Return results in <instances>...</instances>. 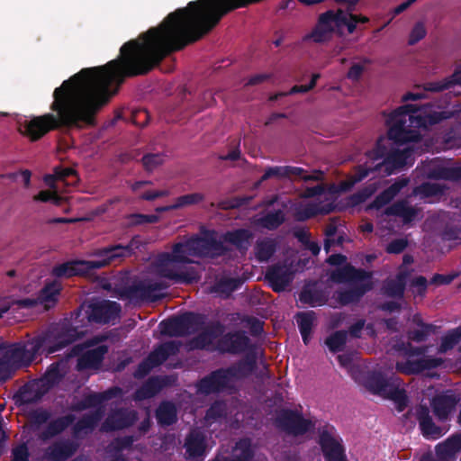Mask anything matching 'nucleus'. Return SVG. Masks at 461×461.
<instances>
[{
  "instance_id": "49",
  "label": "nucleus",
  "mask_w": 461,
  "mask_h": 461,
  "mask_svg": "<svg viewBox=\"0 0 461 461\" xmlns=\"http://www.w3.org/2000/svg\"><path fill=\"white\" fill-rule=\"evenodd\" d=\"M58 372H59L58 366H51V368H50V370L47 372V374L44 377V380L46 381V383L47 384H54L57 379Z\"/></svg>"
},
{
  "instance_id": "9",
  "label": "nucleus",
  "mask_w": 461,
  "mask_h": 461,
  "mask_svg": "<svg viewBox=\"0 0 461 461\" xmlns=\"http://www.w3.org/2000/svg\"><path fill=\"white\" fill-rule=\"evenodd\" d=\"M106 351L107 348L104 345L100 344L97 340H91L84 345H77L74 354L80 356L79 368H92L100 364Z\"/></svg>"
},
{
  "instance_id": "52",
  "label": "nucleus",
  "mask_w": 461,
  "mask_h": 461,
  "mask_svg": "<svg viewBox=\"0 0 461 461\" xmlns=\"http://www.w3.org/2000/svg\"><path fill=\"white\" fill-rule=\"evenodd\" d=\"M417 0H407L406 2H404V3L401 4L400 5H398L397 7H395L393 11V14L394 15L400 14L401 13L405 11L411 5H412Z\"/></svg>"
},
{
  "instance_id": "30",
  "label": "nucleus",
  "mask_w": 461,
  "mask_h": 461,
  "mask_svg": "<svg viewBox=\"0 0 461 461\" xmlns=\"http://www.w3.org/2000/svg\"><path fill=\"white\" fill-rule=\"evenodd\" d=\"M122 416H123L122 412L116 413L113 417H112L111 419H109L106 421V423L104 425V429H122L123 427L129 426L130 424L132 423V421L134 420V415H131L130 420H124V419H122Z\"/></svg>"
},
{
  "instance_id": "12",
  "label": "nucleus",
  "mask_w": 461,
  "mask_h": 461,
  "mask_svg": "<svg viewBox=\"0 0 461 461\" xmlns=\"http://www.w3.org/2000/svg\"><path fill=\"white\" fill-rule=\"evenodd\" d=\"M439 364L438 360L428 358L424 354L413 353L411 354L405 363L397 362L396 368L398 371L404 374H416L425 369L437 366Z\"/></svg>"
},
{
  "instance_id": "23",
  "label": "nucleus",
  "mask_w": 461,
  "mask_h": 461,
  "mask_svg": "<svg viewBox=\"0 0 461 461\" xmlns=\"http://www.w3.org/2000/svg\"><path fill=\"white\" fill-rule=\"evenodd\" d=\"M407 179H401L395 182L376 198L372 206L375 208L382 207L389 201H391L399 193V191L407 185Z\"/></svg>"
},
{
  "instance_id": "55",
  "label": "nucleus",
  "mask_w": 461,
  "mask_h": 461,
  "mask_svg": "<svg viewBox=\"0 0 461 461\" xmlns=\"http://www.w3.org/2000/svg\"><path fill=\"white\" fill-rule=\"evenodd\" d=\"M310 90H311V86H308V85H306V86H294V87L291 88L289 94L293 95V94H296V93H306V92H308Z\"/></svg>"
},
{
  "instance_id": "13",
  "label": "nucleus",
  "mask_w": 461,
  "mask_h": 461,
  "mask_svg": "<svg viewBox=\"0 0 461 461\" xmlns=\"http://www.w3.org/2000/svg\"><path fill=\"white\" fill-rule=\"evenodd\" d=\"M60 291V285L57 282L47 285L41 291L37 300H23L19 302L22 307L41 306L43 310L51 308L58 301Z\"/></svg>"
},
{
  "instance_id": "14",
  "label": "nucleus",
  "mask_w": 461,
  "mask_h": 461,
  "mask_svg": "<svg viewBox=\"0 0 461 461\" xmlns=\"http://www.w3.org/2000/svg\"><path fill=\"white\" fill-rule=\"evenodd\" d=\"M175 346L173 343H165L158 347L153 353L149 355L148 359L143 362L136 372L137 376H143L152 367L159 365L167 359V357L173 353Z\"/></svg>"
},
{
  "instance_id": "37",
  "label": "nucleus",
  "mask_w": 461,
  "mask_h": 461,
  "mask_svg": "<svg viewBox=\"0 0 461 461\" xmlns=\"http://www.w3.org/2000/svg\"><path fill=\"white\" fill-rule=\"evenodd\" d=\"M284 221V215L281 212L269 213L261 219V225L267 229H274L280 225Z\"/></svg>"
},
{
  "instance_id": "11",
  "label": "nucleus",
  "mask_w": 461,
  "mask_h": 461,
  "mask_svg": "<svg viewBox=\"0 0 461 461\" xmlns=\"http://www.w3.org/2000/svg\"><path fill=\"white\" fill-rule=\"evenodd\" d=\"M320 444L327 461H346L339 436L333 428L321 432Z\"/></svg>"
},
{
  "instance_id": "36",
  "label": "nucleus",
  "mask_w": 461,
  "mask_h": 461,
  "mask_svg": "<svg viewBox=\"0 0 461 461\" xmlns=\"http://www.w3.org/2000/svg\"><path fill=\"white\" fill-rule=\"evenodd\" d=\"M230 345L222 348L224 350L240 351L242 350L248 344V339L242 334H234L230 338Z\"/></svg>"
},
{
  "instance_id": "57",
  "label": "nucleus",
  "mask_w": 461,
  "mask_h": 461,
  "mask_svg": "<svg viewBox=\"0 0 461 461\" xmlns=\"http://www.w3.org/2000/svg\"><path fill=\"white\" fill-rule=\"evenodd\" d=\"M433 281L438 284H447L451 281V277L444 276H436L433 278Z\"/></svg>"
},
{
  "instance_id": "27",
  "label": "nucleus",
  "mask_w": 461,
  "mask_h": 461,
  "mask_svg": "<svg viewBox=\"0 0 461 461\" xmlns=\"http://www.w3.org/2000/svg\"><path fill=\"white\" fill-rule=\"evenodd\" d=\"M420 426L424 436L428 438H437L443 434L442 429L436 427L427 415L420 418Z\"/></svg>"
},
{
  "instance_id": "33",
  "label": "nucleus",
  "mask_w": 461,
  "mask_h": 461,
  "mask_svg": "<svg viewBox=\"0 0 461 461\" xmlns=\"http://www.w3.org/2000/svg\"><path fill=\"white\" fill-rule=\"evenodd\" d=\"M346 342V334L344 332H336L330 335L326 339V345L330 348V350L335 352L339 351L342 348Z\"/></svg>"
},
{
  "instance_id": "51",
  "label": "nucleus",
  "mask_w": 461,
  "mask_h": 461,
  "mask_svg": "<svg viewBox=\"0 0 461 461\" xmlns=\"http://www.w3.org/2000/svg\"><path fill=\"white\" fill-rule=\"evenodd\" d=\"M68 424V420L65 419H61L57 420L54 424L51 425V434L57 433L62 430Z\"/></svg>"
},
{
  "instance_id": "46",
  "label": "nucleus",
  "mask_w": 461,
  "mask_h": 461,
  "mask_svg": "<svg viewBox=\"0 0 461 461\" xmlns=\"http://www.w3.org/2000/svg\"><path fill=\"white\" fill-rule=\"evenodd\" d=\"M363 70H364L363 65H361L359 63L353 64L348 72V77L350 79L356 80L361 76V74L363 73Z\"/></svg>"
},
{
  "instance_id": "64",
  "label": "nucleus",
  "mask_w": 461,
  "mask_h": 461,
  "mask_svg": "<svg viewBox=\"0 0 461 461\" xmlns=\"http://www.w3.org/2000/svg\"><path fill=\"white\" fill-rule=\"evenodd\" d=\"M361 229L365 232H371L373 230V225L371 223H365L361 226Z\"/></svg>"
},
{
  "instance_id": "53",
  "label": "nucleus",
  "mask_w": 461,
  "mask_h": 461,
  "mask_svg": "<svg viewBox=\"0 0 461 461\" xmlns=\"http://www.w3.org/2000/svg\"><path fill=\"white\" fill-rule=\"evenodd\" d=\"M346 261V258L342 255H332L329 258V263L331 265H342Z\"/></svg>"
},
{
  "instance_id": "8",
  "label": "nucleus",
  "mask_w": 461,
  "mask_h": 461,
  "mask_svg": "<svg viewBox=\"0 0 461 461\" xmlns=\"http://www.w3.org/2000/svg\"><path fill=\"white\" fill-rule=\"evenodd\" d=\"M365 386L375 394L384 398L401 402L403 399V390L401 382L397 378L384 381L380 375H369L365 381Z\"/></svg>"
},
{
  "instance_id": "61",
  "label": "nucleus",
  "mask_w": 461,
  "mask_h": 461,
  "mask_svg": "<svg viewBox=\"0 0 461 461\" xmlns=\"http://www.w3.org/2000/svg\"><path fill=\"white\" fill-rule=\"evenodd\" d=\"M320 78V74H313L310 84L308 86H311V90L315 86L317 80Z\"/></svg>"
},
{
  "instance_id": "20",
  "label": "nucleus",
  "mask_w": 461,
  "mask_h": 461,
  "mask_svg": "<svg viewBox=\"0 0 461 461\" xmlns=\"http://www.w3.org/2000/svg\"><path fill=\"white\" fill-rule=\"evenodd\" d=\"M458 399L450 393L438 395L433 400L435 414L440 419H446L448 413L454 409Z\"/></svg>"
},
{
  "instance_id": "35",
  "label": "nucleus",
  "mask_w": 461,
  "mask_h": 461,
  "mask_svg": "<svg viewBox=\"0 0 461 461\" xmlns=\"http://www.w3.org/2000/svg\"><path fill=\"white\" fill-rule=\"evenodd\" d=\"M73 449L71 446L66 444H59L49 453V457L53 460H61L68 456L72 453Z\"/></svg>"
},
{
  "instance_id": "56",
  "label": "nucleus",
  "mask_w": 461,
  "mask_h": 461,
  "mask_svg": "<svg viewBox=\"0 0 461 461\" xmlns=\"http://www.w3.org/2000/svg\"><path fill=\"white\" fill-rule=\"evenodd\" d=\"M221 411H222V404L216 403L209 410V412L207 414V419L213 418L216 415V413H218Z\"/></svg>"
},
{
  "instance_id": "19",
  "label": "nucleus",
  "mask_w": 461,
  "mask_h": 461,
  "mask_svg": "<svg viewBox=\"0 0 461 461\" xmlns=\"http://www.w3.org/2000/svg\"><path fill=\"white\" fill-rule=\"evenodd\" d=\"M267 278L274 290L282 291L292 281L293 272L287 267H276L268 271Z\"/></svg>"
},
{
  "instance_id": "54",
  "label": "nucleus",
  "mask_w": 461,
  "mask_h": 461,
  "mask_svg": "<svg viewBox=\"0 0 461 461\" xmlns=\"http://www.w3.org/2000/svg\"><path fill=\"white\" fill-rule=\"evenodd\" d=\"M20 176L24 186L28 187L31 183V172L29 170H23L20 172Z\"/></svg>"
},
{
  "instance_id": "7",
  "label": "nucleus",
  "mask_w": 461,
  "mask_h": 461,
  "mask_svg": "<svg viewBox=\"0 0 461 461\" xmlns=\"http://www.w3.org/2000/svg\"><path fill=\"white\" fill-rule=\"evenodd\" d=\"M77 177L74 170L65 168L56 170L54 175L46 176L44 182L48 189L41 190L33 196L36 202H50L53 204H59L65 197L63 196L65 186L76 184Z\"/></svg>"
},
{
  "instance_id": "32",
  "label": "nucleus",
  "mask_w": 461,
  "mask_h": 461,
  "mask_svg": "<svg viewBox=\"0 0 461 461\" xmlns=\"http://www.w3.org/2000/svg\"><path fill=\"white\" fill-rule=\"evenodd\" d=\"M426 33L427 30L425 24L420 22L416 23L410 32L408 43L410 45L416 44L426 36Z\"/></svg>"
},
{
  "instance_id": "29",
  "label": "nucleus",
  "mask_w": 461,
  "mask_h": 461,
  "mask_svg": "<svg viewBox=\"0 0 461 461\" xmlns=\"http://www.w3.org/2000/svg\"><path fill=\"white\" fill-rule=\"evenodd\" d=\"M251 445L248 439L240 441L233 449V457L236 461H246L251 456Z\"/></svg>"
},
{
  "instance_id": "22",
  "label": "nucleus",
  "mask_w": 461,
  "mask_h": 461,
  "mask_svg": "<svg viewBox=\"0 0 461 461\" xmlns=\"http://www.w3.org/2000/svg\"><path fill=\"white\" fill-rule=\"evenodd\" d=\"M369 162H366L365 166H359L354 174L349 176L347 180L343 181L339 187H333L334 192L338 191H347L351 188L355 184L360 182L365 177H366L369 172L372 170V167L367 165Z\"/></svg>"
},
{
  "instance_id": "10",
  "label": "nucleus",
  "mask_w": 461,
  "mask_h": 461,
  "mask_svg": "<svg viewBox=\"0 0 461 461\" xmlns=\"http://www.w3.org/2000/svg\"><path fill=\"white\" fill-rule=\"evenodd\" d=\"M329 193L322 192L318 186L314 189L307 191V196L314 197V200L305 203V210L303 212L299 211L297 212V218L299 220H304L310 218L317 213H327L333 209V203L328 201Z\"/></svg>"
},
{
  "instance_id": "28",
  "label": "nucleus",
  "mask_w": 461,
  "mask_h": 461,
  "mask_svg": "<svg viewBox=\"0 0 461 461\" xmlns=\"http://www.w3.org/2000/svg\"><path fill=\"white\" fill-rule=\"evenodd\" d=\"M203 195L200 193L185 194V195L178 197L176 203L170 207H167V209H176V208H181V207H185V206H188V205H192V204H196V203H200L201 201H203ZM160 210L164 211V210H167V208H161Z\"/></svg>"
},
{
  "instance_id": "39",
  "label": "nucleus",
  "mask_w": 461,
  "mask_h": 461,
  "mask_svg": "<svg viewBox=\"0 0 461 461\" xmlns=\"http://www.w3.org/2000/svg\"><path fill=\"white\" fill-rule=\"evenodd\" d=\"M376 190V182L371 183L362 193L357 194L350 198V205H357L364 202Z\"/></svg>"
},
{
  "instance_id": "6",
  "label": "nucleus",
  "mask_w": 461,
  "mask_h": 461,
  "mask_svg": "<svg viewBox=\"0 0 461 461\" xmlns=\"http://www.w3.org/2000/svg\"><path fill=\"white\" fill-rule=\"evenodd\" d=\"M131 252V249L129 247L114 246L99 251L95 258L62 264L54 269V274L59 277H71L77 275H86L92 269L115 263L122 258L129 256Z\"/></svg>"
},
{
  "instance_id": "58",
  "label": "nucleus",
  "mask_w": 461,
  "mask_h": 461,
  "mask_svg": "<svg viewBox=\"0 0 461 461\" xmlns=\"http://www.w3.org/2000/svg\"><path fill=\"white\" fill-rule=\"evenodd\" d=\"M338 359H339L340 365L345 367L348 366V365L350 363V358L345 355H339L338 357Z\"/></svg>"
},
{
  "instance_id": "38",
  "label": "nucleus",
  "mask_w": 461,
  "mask_h": 461,
  "mask_svg": "<svg viewBox=\"0 0 461 461\" xmlns=\"http://www.w3.org/2000/svg\"><path fill=\"white\" fill-rule=\"evenodd\" d=\"M461 86V69L456 71L451 77L447 78L440 82L438 86L435 88L437 90L454 88L455 86Z\"/></svg>"
},
{
  "instance_id": "41",
  "label": "nucleus",
  "mask_w": 461,
  "mask_h": 461,
  "mask_svg": "<svg viewBox=\"0 0 461 461\" xmlns=\"http://www.w3.org/2000/svg\"><path fill=\"white\" fill-rule=\"evenodd\" d=\"M250 234L248 230H240L230 234V240L240 248H245V242L249 240Z\"/></svg>"
},
{
  "instance_id": "17",
  "label": "nucleus",
  "mask_w": 461,
  "mask_h": 461,
  "mask_svg": "<svg viewBox=\"0 0 461 461\" xmlns=\"http://www.w3.org/2000/svg\"><path fill=\"white\" fill-rule=\"evenodd\" d=\"M272 176H294L304 180H319L321 173L315 171L309 174L303 168L296 167H275L268 169L262 178L267 179Z\"/></svg>"
},
{
  "instance_id": "21",
  "label": "nucleus",
  "mask_w": 461,
  "mask_h": 461,
  "mask_svg": "<svg viewBox=\"0 0 461 461\" xmlns=\"http://www.w3.org/2000/svg\"><path fill=\"white\" fill-rule=\"evenodd\" d=\"M186 451L192 457H196L204 452L207 445L204 437L197 431L192 432L185 442Z\"/></svg>"
},
{
  "instance_id": "16",
  "label": "nucleus",
  "mask_w": 461,
  "mask_h": 461,
  "mask_svg": "<svg viewBox=\"0 0 461 461\" xmlns=\"http://www.w3.org/2000/svg\"><path fill=\"white\" fill-rule=\"evenodd\" d=\"M279 422L283 429L294 436L304 433L311 426L309 421L294 412H285Z\"/></svg>"
},
{
  "instance_id": "2",
  "label": "nucleus",
  "mask_w": 461,
  "mask_h": 461,
  "mask_svg": "<svg viewBox=\"0 0 461 461\" xmlns=\"http://www.w3.org/2000/svg\"><path fill=\"white\" fill-rule=\"evenodd\" d=\"M384 115L387 135L377 140L375 149L367 156L373 162L385 157L375 167L384 168L388 175L412 164V147L407 142L418 139L416 128L427 127L446 117L442 113L433 111L431 106L416 108L411 104L402 105Z\"/></svg>"
},
{
  "instance_id": "31",
  "label": "nucleus",
  "mask_w": 461,
  "mask_h": 461,
  "mask_svg": "<svg viewBox=\"0 0 461 461\" xmlns=\"http://www.w3.org/2000/svg\"><path fill=\"white\" fill-rule=\"evenodd\" d=\"M461 340V327L447 334L441 341L440 351L445 352Z\"/></svg>"
},
{
  "instance_id": "24",
  "label": "nucleus",
  "mask_w": 461,
  "mask_h": 461,
  "mask_svg": "<svg viewBox=\"0 0 461 461\" xmlns=\"http://www.w3.org/2000/svg\"><path fill=\"white\" fill-rule=\"evenodd\" d=\"M315 317L313 312H301L296 315V321L300 327V331L305 344L310 339V333L313 325Z\"/></svg>"
},
{
  "instance_id": "42",
  "label": "nucleus",
  "mask_w": 461,
  "mask_h": 461,
  "mask_svg": "<svg viewBox=\"0 0 461 461\" xmlns=\"http://www.w3.org/2000/svg\"><path fill=\"white\" fill-rule=\"evenodd\" d=\"M163 285L162 284H156L155 287H151V285L143 286L141 288H137L134 291L131 293V294H127V297H140V298H149L150 297V292L151 290H156L158 288H160Z\"/></svg>"
},
{
  "instance_id": "34",
  "label": "nucleus",
  "mask_w": 461,
  "mask_h": 461,
  "mask_svg": "<svg viewBox=\"0 0 461 461\" xmlns=\"http://www.w3.org/2000/svg\"><path fill=\"white\" fill-rule=\"evenodd\" d=\"M275 250V245L272 240H264L259 242L257 247V257L259 260H267Z\"/></svg>"
},
{
  "instance_id": "3",
  "label": "nucleus",
  "mask_w": 461,
  "mask_h": 461,
  "mask_svg": "<svg viewBox=\"0 0 461 461\" xmlns=\"http://www.w3.org/2000/svg\"><path fill=\"white\" fill-rule=\"evenodd\" d=\"M221 254V248L208 239H193L175 245L171 253L158 258L155 270L161 276L176 282L191 283L197 279L198 272L190 263L203 256L215 257Z\"/></svg>"
},
{
  "instance_id": "62",
  "label": "nucleus",
  "mask_w": 461,
  "mask_h": 461,
  "mask_svg": "<svg viewBox=\"0 0 461 461\" xmlns=\"http://www.w3.org/2000/svg\"><path fill=\"white\" fill-rule=\"evenodd\" d=\"M415 283L418 286L423 289L426 285V279L424 277H418L416 278Z\"/></svg>"
},
{
  "instance_id": "59",
  "label": "nucleus",
  "mask_w": 461,
  "mask_h": 461,
  "mask_svg": "<svg viewBox=\"0 0 461 461\" xmlns=\"http://www.w3.org/2000/svg\"><path fill=\"white\" fill-rule=\"evenodd\" d=\"M162 194H163V193H159V192H150V193L145 194L142 197L147 200H151V199H155Z\"/></svg>"
},
{
  "instance_id": "60",
  "label": "nucleus",
  "mask_w": 461,
  "mask_h": 461,
  "mask_svg": "<svg viewBox=\"0 0 461 461\" xmlns=\"http://www.w3.org/2000/svg\"><path fill=\"white\" fill-rule=\"evenodd\" d=\"M239 151H232L231 153L228 154L227 156L225 157H222L223 159H230V160H235L238 158L239 157Z\"/></svg>"
},
{
  "instance_id": "47",
  "label": "nucleus",
  "mask_w": 461,
  "mask_h": 461,
  "mask_svg": "<svg viewBox=\"0 0 461 461\" xmlns=\"http://www.w3.org/2000/svg\"><path fill=\"white\" fill-rule=\"evenodd\" d=\"M348 270L350 271L354 277L356 276L357 278L362 279L363 285L366 286V288L363 291H361L360 294H362L366 289H369L371 283L368 276H366L364 273L358 272L353 268H349Z\"/></svg>"
},
{
  "instance_id": "63",
  "label": "nucleus",
  "mask_w": 461,
  "mask_h": 461,
  "mask_svg": "<svg viewBox=\"0 0 461 461\" xmlns=\"http://www.w3.org/2000/svg\"><path fill=\"white\" fill-rule=\"evenodd\" d=\"M420 98V95H417V94H407L404 95L403 97V100L404 101H407V100H416V99H419Z\"/></svg>"
},
{
  "instance_id": "5",
  "label": "nucleus",
  "mask_w": 461,
  "mask_h": 461,
  "mask_svg": "<svg viewBox=\"0 0 461 461\" xmlns=\"http://www.w3.org/2000/svg\"><path fill=\"white\" fill-rule=\"evenodd\" d=\"M368 18L357 16L341 9L323 14L314 30L307 36L314 42H324L334 34L352 33L357 23H366Z\"/></svg>"
},
{
  "instance_id": "18",
  "label": "nucleus",
  "mask_w": 461,
  "mask_h": 461,
  "mask_svg": "<svg viewBox=\"0 0 461 461\" xmlns=\"http://www.w3.org/2000/svg\"><path fill=\"white\" fill-rule=\"evenodd\" d=\"M120 312V306L114 302H103L94 309L90 319L99 322H109Z\"/></svg>"
},
{
  "instance_id": "15",
  "label": "nucleus",
  "mask_w": 461,
  "mask_h": 461,
  "mask_svg": "<svg viewBox=\"0 0 461 461\" xmlns=\"http://www.w3.org/2000/svg\"><path fill=\"white\" fill-rule=\"evenodd\" d=\"M233 374L230 370L219 371L212 375L210 377L203 379L200 383V391L203 393H211L220 391L228 387L232 381Z\"/></svg>"
},
{
  "instance_id": "40",
  "label": "nucleus",
  "mask_w": 461,
  "mask_h": 461,
  "mask_svg": "<svg viewBox=\"0 0 461 461\" xmlns=\"http://www.w3.org/2000/svg\"><path fill=\"white\" fill-rule=\"evenodd\" d=\"M142 160L148 170H153L164 162V157L160 154H149Z\"/></svg>"
},
{
  "instance_id": "45",
  "label": "nucleus",
  "mask_w": 461,
  "mask_h": 461,
  "mask_svg": "<svg viewBox=\"0 0 461 461\" xmlns=\"http://www.w3.org/2000/svg\"><path fill=\"white\" fill-rule=\"evenodd\" d=\"M28 451L25 446L22 445L14 450V458L12 461H27Z\"/></svg>"
},
{
  "instance_id": "50",
  "label": "nucleus",
  "mask_w": 461,
  "mask_h": 461,
  "mask_svg": "<svg viewBox=\"0 0 461 461\" xmlns=\"http://www.w3.org/2000/svg\"><path fill=\"white\" fill-rule=\"evenodd\" d=\"M405 247V242L403 240H396L392 242L388 247V251L392 253H398L402 251Z\"/></svg>"
},
{
  "instance_id": "25",
  "label": "nucleus",
  "mask_w": 461,
  "mask_h": 461,
  "mask_svg": "<svg viewBox=\"0 0 461 461\" xmlns=\"http://www.w3.org/2000/svg\"><path fill=\"white\" fill-rule=\"evenodd\" d=\"M387 213L401 217L402 221L405 223L411 222L418 216V212L415 209L407 206L405 203L394 205L387 211Z\"/></svg>"
},
{
  "instance_id": "26",
  "label": "nucleus",
  "mask_w": 461,
  "mask_h": 461,
  "mask_svg": "<svg viewBox=\"0 0 461 461\" xmlns=\"http://www.w3.org/2000/svg\"><path fill=\"white\" fill-rule=\"evenodd\" d=\"M157 416L160 423L171 424L176 420L175 406L169 402L161 404L157 411Z\"/></svg>"
},
{
  "instance_id": "43",
  "label": "nucleus",
  "mask_w": 461,
  "mask_h": 461,
  "mask_svg": "<svg viewBox=\"0 0 461 461\" xmlns=\"http://www.w3.org/2000/svg\"><path fill=\"white\" fill-rule=\"evenodd\" d=\"M300 302L309 303L312 306L320 305L322 303V300L313 297L309 290H304L300 294Z\"/></svg>"
},
{
  "instance_id": "44",
  "label": "nucleus",
  "mask_w": 461,
  "mask_h": 461,
  "mask_svg": "<svg viewBox=\"0 0 461 461\" xmlns=\"http://www.w3.org/2000/svg\"><path fill=\"white\" fill-rule=\"evenodd\" d=\"M461 446V440L459 438H454L451 439H448L443 446H440L439 448L444 447L446 453H452L456 450Z\"/></svg>"
},
{
  "instance_id": "1",
  "label": "nucleus",
  "mask_w": 461,
  "mask_h": 461,
  "mask_svg": "<svg viewBox=\"0 0 461 461\" xmlns=\"http://www.w3.org/2000/svg\"><path fill=\"white\" fill-rule=\"evenodd\" d=\"M217 24V0L190 2L168 14L161 24L121 48L120 58L104 66L84 68L53 92L50 109L56 113L33 117L20 123L19 131L36 140L61 125H93L95 115L113 92V82L149 71L167 53L198 40Z\"/></svg>"
},
{
  "instance_id": "4",
  "label": "nucleus",
  "mask_w": 461,
  "mask_h": 461,
  "mask_svg": "<svg viewBox=\"0 0 461 461\" xmlns=\"http://www.w3.org/2000/svg\"><path fill=\"white\" fill-rule=\"evenodd\" d=\"M75 338L73 330H53L49 333L33 339L23 344L10 347L6 350V360L0 363V379H5L8 375L2 374V370L7 365L10 369L28 365L32 361L36 354L53 353L71 342Z\"/></svg>"
},
{
  "instance_id": "48",
  "label": "nucleus",
  "mask_w": 461,
  "mask_h": 461,
  "mask_svg": "<svg viewBox=\"0 0 461 461\" xmlns=\"http://www.w3.org/2000/svg\"><path fill=\"white\" fill-rule=\"evenodd\" d=\"M429 330V327L425 326L423 324L419 325L418 331L416 333H411V339H416V340H422L423 338L425 337V335L428 334Z\"/></svg>"
}]
</instances>
